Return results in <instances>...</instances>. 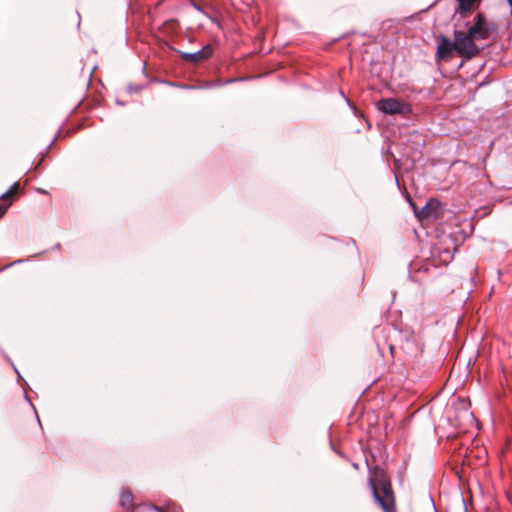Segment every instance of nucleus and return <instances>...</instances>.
<instances>
[{
  "mask_svg": "<svg viewBox=\"0 0 512 512\" xmlns=\"http://www.w3.org/2000/svg\"><path fill=\"white\" fill-rule=\"evenodd\" d=\"M120 504L123 508L129 510L133 506V495L128 490H123L120 497Z\"/></svg>",
  "mask_w": 512,
  "mask_h": 512,
  "instance_id": "0eeeda50",
  "label": "nucleus"
},
{
  "mask_svg": "<svg viewBox=\"0 0 512 512\" xmlns=\"http://www.w3.org/2000/svg\"><path fill=\"white\" fill-rule=\"evenodd\" d=\"M456 52L455 40L451 41L446 36H441L438 43L436 57L439 60H447L452 56L453 52Z\"/></svg>",
  "mask_w": 512,
  "mask_h": 512,
  "instance_id": "39448f33",
  "label": "nucleus"
},
{
  "mask_svg": "<svg viewBox=\"0 0 512 512\" xmlns=\"http://www.w3.org/2000/svg\"><path fill=\"white\" fill-rule=\"evenodd\" d=\"M454 40L456 43V52L465 59H472L479 53V48L475 44V39L467 32L454 31Z\"/></svg>",
  "mask_w": 512,
  "mask_h": 512,
  "instance_id": "f03ea898",
  "label": "nucleus"
},
{
  "mask_svg": "<svg viewBox=\"0 0 512 512\" xmlns=\"http://www.w3.org/2000/svg\"><path fill=\"white\" fill-rule=\"evenodd\" d=\"M509 7H510V13L512 15V0H507Z\"/></svg>",
  "mask_w": 512,
  "mask_h": 512,
  "instance_id": "ddd939ff",
  "label": "nucleus"
},
{
  "mask_svg": "<svg viewBox=\"0 0 512 512\" xmlns=\"http://www.w3.org/2000/svg\"><path fill=\"white\" fill-rule=\"evenodd\" d=\"M494 30V25L490 24L482 13H478L474 17V23L468 26L467 33L475 40H486Z\"/></svg>",
  "mask_w": 512,
  "mask_h": 512,
  "instance_id": "20e7f679",
  "label": "nucleus"
},
{
  "mask_svg": "<svg viewBox=\"0 0 512 512\" xmlns=\"http://www.w3.org/2000/svg\"><path fill=\"white\" fill-rule=\"evenodd\" d=\"M192 6L194 7V9H195V10H197V11H199V12H203L202 8H201L198 4H196V3H194V2H193V3H192Z\"/></svg>",
  "mask_w": 512,
  "mask_h": 512,
  "instance_id": "f8f14e48",
  "label": "nucleus"
},
{
  "mask_svg": "<svg viewBox=\"0 0 512 512\" xmlns=\"http://www.w3.org/2000/svg\"><path fill=\"white\" fill-rule=\"evenodd\" d=\"M428 209H429V206H428V204H426V205L424 206V208H423L422 212H423V213H425V211H426V210H428Z\"/></svg>",
  "mask_w": 512,
  "mask_h": 512,
  "instance_id": "4468645a",
  "label": "nucleus"
},
{
  "mask_svg": "<svg viewBox=\"0 0 512 512\" xmlns=\"http://www.w3.org/2000/svg\"><path fill=\"white\" fill-rule=\"evenodd\" d=\"M213 54V49L210 45L204 46L202 49L193 53H182L181 58L189 63H199L208 60Z\"/></svg>",
  "mask_w": 512,
  "mask_h": 512,
  "instance_id": "423d86ee",
  "label": "nucleus"
},
{
  "mask_svg": "<svg viewBox=\"0 0 512 512\" xmlns=\"http://www.w3.org/2000/svg\"><path fill=\"white\" fill-rule=\"evenodd\" d=\"M476 1L477 0H457L459 9L463 12H468Z\"/></svg>",
  "mask_w": 512,
  "mask_h": 512,
  "instance_id": "9d476101",
  "label": "nucleus"
},
{
  "mask_svg": "<svg viewBox=\"0 0 512 512\" xmlns=\"http://www.w3.org/2000/svg\"><path fill=\"white\" fill-rule=\"evenodd\" d=\"M353 467H354L355 469H358V465H357L356 463H353Z\"/></svg>",
  "mask_w": 512,
  "mask_h": 512,
  "instance_id": "2eb2a0df",
  "label": "nucleus"
},
{
  "mask_svg": "<svg viewBox=\"0 0 512 512\" xmlns=\"http://www.w3.org/2000/svg\"><path fill=\"white\" fill-rule=\"evenodd\" d=\"M17 190H18V183H14L9 188V190L1 196L0 200L3 202V204L6 205L7 203H9L10 202L9 200L17 193Z\"/></svg>",
  "mask_w": 512,
  "mask_h": 512,
  "instance_id": "6e6552de",
  "label": "nucleus"
},
{
  "mask_svg": "<svg viewBox=\"0 0 512 512\" xmlns=\"http://www.w3.org/2000/svg\"><path fill=\"white\" fill-rule=\"evenodd\" d=\"M368 483L374 500L383 512H396L395 495L390 478L379 466L369 468Z\"/></svg>",
  "mask_w": 512,
  "mask_h": 512,
  "instance_id": "f257e3e1",
  "label": "nucleus"
},
{
  "mask_svg": "<svg viewBox=\"0 0 512 512\" xmlns=\"http://www.w3.org/2000/svg\"><path fill=\"white\" fill-rule=\"evenodd\" d=\"M11 204V202L7 203L6 205L3 203H0V217L4 215L7 207Z\"/></svg>",
  "mask_w": 512,
  "mask_h": 512,
  "instance_id": "9b49d317",
  "label": "nucleus"
},
{
  "mask_svg": "<svg viewBox=\"0 0 512 512\" xmlns=\"http://www.w3.org/2000/svg\"><path fill=\"white\" fill-rule=\"evenodd\" d=\"M133 512H163L160 508L150 504H141L133 509Z\"/></svg>",
  "mask_w": 512,
  "mask_h": 512,
  "instance_id": "1a4fd4ad",
  "label": "nucleus"
},
{
  "mask_svg": "<svg viewBox=\"0 0 512 512\" xmlns=\"http://www.w3.org/2000/svg\"><path fill=\"white\" fill-rule=\"evenodd\" d=\"M377 109L387 115H408L412 112V107L397 98H382L376 104Z\"/></svg>",
  "mask_w": 512,
  "mask_h": 512,
  "instance_id": "7ed1b4c3",
  "label": "nucleus"
}]
</instances>
